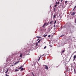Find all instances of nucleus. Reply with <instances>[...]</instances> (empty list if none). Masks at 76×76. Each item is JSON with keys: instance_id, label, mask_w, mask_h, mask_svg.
Instances as JSON below:
<instances>
[{"instance_id": "1", "label": "nucleus", "mask_w": 76, "mask_h": 76, "mask_svg": "<svg viewBox=\"0 0 76 76\" xmlns=\"http://www.w3.org/2000/svg\"><path fill=\"white\" fill-rule=\"evenodd\" d=\"M52 28H53L52 26L51 27V26H49L48 28V31L50 32V31L51 30V29Z\"/></svg>"}, {"instance_id": "2", "label": "nucleus", "mask_w": 76, "mask_h": 76, "mask_svg": "<svg viewBox=\"0 0 76 76\" xmlns=\"http://www.w3.org/2000/svg\"><path fill=\"white\" fill-rule=\"evenodd\" d=\"M44 66H45V69H46L47 70H48V66H47L46 65H45Z\"/></svg>"}, {"instance_id": "3", "label": "nucleus", "mask_w": 76, "mask_h": 76, "mask_svg": "<svg viewBox=\"0 0 76 76\" xmlns=\"http://www.w3.org/2000/svg\"><path fill=\"white\" fill-rule=\"evenodd\" d=\"M47 25V23H45L44 24V25L42 26V28H44V27H45V25Z\"/></svg>"}, {"instance_id": "4", "label": "nucleus", "mask_w": 76, "mask_h": 76, "mask_svg": "<svg viewBox=\"0 0 76 76\" xmlns=\"http://www.w3.org/2000/svg\"><path fill=\"white\" fill-rule=\"evenodd\" d=\"M75 15V12H73V13H72L71 14V15H72V16H74Z\"/></svg>"}, {"instance_id": "5", "label": "nucleus", "mask_w": 76, "mask_h": 76, "mask_svg": "<svg viewBox=\"0 0 76 76\" xmlns=\"http://www.w3.org/2000/svg\"><path fill=\"white\" fill-rule=\"evenodd\" d=\"M23 67V66H20L19 68H18V69H21Z\"/></svg>"}, {"instance_id": "6", "label": "nucleus", "mask_w": 76, "mask_h": 76, "mask_svg": "<svg viewBox=\"0 0 76 76\" xmlns=\"http://www.w3.org/2000/svg\"><path fill=\"white\" fill-rule=\"evenodd\" d=\"M20 61H18L16 62H15L14 64V65H16V64H18V63H19Z\"/></svg>"}, {"instance_id": "7", "label": "nucleus", "mask_w": 76, "mask_h": 76, "mask_svg": "<svg viewBox=\"0 0 76 76\" xmlns=\"http://www.w3.org/2000/svg\"><path fill=\"white\" fill-rule=\"evenodd\" d=\"M76 55L74 56V57H73L74 59H75L76 58Z\"/></svg>"}, {"instance_id": "8", "label": "nucleus", "mask_w": 76, "mask_h": 76, "mask_svg": "<svg viewBox=\"0 0 76 76\" xmlns=\"http://www.w3.org/2000/svg\"><path fill=\"white\" fill-rule=\"evenodd\" d=\"M9 71V69H7V71L5 72V73L6 74L7 72H8V71Z\"/></svg>"}, {"instance_id": "9", "label": "nucleus", "mask_w": 76, "mask_h": 76, "mask_svg": "<svg viewBox=\"0 0 76 76\" xmlns=\"http://www.w3.org/2000/svg\"><path fill=\"white\" fill-rule=\"evenodd\" d=\"M53 21H52L50 23V24H51L50 26H51V25H52V23H53Z\"/></svg>"}, {"instance_id": "10", "label": "nucleus", "mask_w": 76, "mask_h": 76, "mask_svg": "<svg viewBox=\"0 0 76 76\" xmlns=\"http://www.w3.org/2000/svg\"><path fill=\"white\" fill-rule=\"evenodd\" d=\"M74 72H75V73H76V69H74Z\"/></svg>"}, {"instance_id": "11", "label": "nucleus", "mask_w": 76, "mask_h": 76, "mask_svg": "<svg viewBox=\"0 0 76 76\" xmlns=\"http://www.w3.org/2000/svg\"><path fill=\"white\" fill-rule=\"evenodd\" d=\"M56 14L54 15H53V18H56Z\"/></svg>"}, {"instance_id": "12", "label": "nucleus", "mask_w": 76, "mask_h": 76, "mask_svg": "<svg viewBox=\"0 0 76 76\" xmlns=\"http://www.w3.org/2000/svg\"><path fill=\"white\" fill-rule=\"evenodd\" d=\"M41 39L40 40H39L37 42L38 43H39V42H40V41H41Z\"/></svg>"}, {"instance_id": "13", "label": "nucleus", "mask_w": 76, "mask_h": 76, "mask_svg": "<svg viewBox=\"0 0 76 76\" xmlns=\"http://www.w3.org/2000/svg\"><path fill=\"white\" fill-rule=\"evenodd\" d=\"M46 54L44 53L43 54V55H42V56H45V55H46Z\"/></svg>"}, {"instance_id": "14", "label": "nucleus", "mask_w": 76, "mask_h": 76, "mask_svg": "<svg viewBox=\"0 0 76 76\" xmlns=\"http://www.w3.org/2000/svg\"><path fill=\"white\" fill-rule=\"evenodd\" d=\"M23 56V55L22 54H20V57H22Z\"/></svg>"}, {"instance_id": "15", "label": "nucleus", "mask_w": 76, "mask_h": 76, "mask_svg": "<svg viewBox=\"0 0 76 76\" xmlns=\"http://www.w3.org/2000/svg\"><path fill=\"white\" fill-rule=\"evenodd\" d=\"M37 38H41V37L37 36Z\"/></svg>"}, {"instance_id": "16", "label": "nucleus", "mask_w": 76, "mask_h": 76, "mask_svg": "<svg viewBox=\"0 0 76 76\" xmlns=\"http://www.w3.org/2000/svg\"><path fill=\"white\" fill-rule=\"evenodd\" d=\"M65 52V50H63L62 51V53H64V52Z\"/></svg>"}, {"instance_id": "17", "label": "nucleus", "mask_w": 76, "mask_h": 76, "mask_svg": "<svg viewBox=\"0 0 76 76\" xmlns=\"http://www.w3.org/2000/svg\"><path fill=\"white\" fill-rule=\"evenodd\" d=\"M72 11H76V9L74 8L72 10Z\"/></svg>"}, {"instance_id": "18", "label": "nucleus", "mask_w": 76, "mask_h": 76, "mask_svg": "<svg viewBox=\"0 0 76 76\" xmlns=\"http://www.w3.org/2000/svg\"><path fill=\"white\" fill-rule=\"evenodd\" d=\"M56 23H57V22L56 21V20H55L54 22V24H56Z\"/></svg>"}, {"instance_id": "19", "label": "nucleus", "mask_w": 76, "mask_h": 76, "mask_svg": "<svg viewBox=\"0 0 76 76\" xmlns=\"http://www.w3.org/2000/svg\"><path fill=\"white\" fill-rule=\"evenodd\" d=\"M38 42H37L36 44V46H38Z\"/></svg>"}, {"instance_id": "20", "label": "nucleus", "mask_w": 76, "mask_h": 76, "mask_svg": "<svg viewBox=\"0 0 76 76\" xmlns=\"http://www.w3.org/2000/svg\"><path fill=\"white\" fill-rule=\"evenodd\" d=\"M49 47H50V48H51V47H53V46H52L51 45H49Z\"/></svg>"}, {"instance_id": "21", "label": "nucleus", "mask_w": 76, "mask_h": 76, "mask_svg": "<svg viewBox=\"0 0 76 76\" xmlns=\"http://www.w3.org/2000/svg\"><path fill=\"white\" fill-rule=\"evenodd\" d=\"M15 71H17V72H18V71H19V69H15Z\"/></svg>"}, {"instance_id": "22", "label": "nucleus", "mask_w": 76, "mask_h": 76, "mask_svg": "<svg viewBox=\"0 0 76 76\" xmlns=\"http://www.w3.org/2000/svg\"><path fill=\"white\" fill-rule=\"evenodd\" d=\"M32 74L33 75V76H35V75H34V73L33 72L32 73Z\"/></svg>"}, {"instance_id": "23", "label": "nucleus", "mask_w": 76, "mask_h": 76, "mask_svg": "<svg viewBox=\"0 0 76 76\" xmlns=\"http://www.w3.org/2000/svg\"><path fill=\"white\" fill-rule=\"evenodd\" d=\"M63 36H64V35H62L60 37H63Z\"/></svg>"}, {"instance_id": "24", "label": "nucleus", "mask_w": 76, "mask_h": 76, "mask_svg": "<svg viewBox=\"0 0 76 76\" xmlns=\"http://www.w3.org/2000/svg\"><path fill=\"white\" fill-rule=\"evenodd\" d=\"M47 35L46 34L44 36V37H47Z\"/></svg>"}, {"instance_id": "25", "label": "nucleus", "mask_w": 76, "mask_h": 76, "mask_svg": "<svg viewBox=\"0 0 76 76\" xmlns=\"http://www.w3.org/2000/svg\"><path fill=\"white\" fill-rule=\"evenodd\" d=\"M21 69V70H24V69H23V68H22Z\"/></svg>"}, {"instance_id": "26", "label": "nucleus", "mask_w": 76, "mask_h": 76, "mask_svg": "<svg viewBox=\"0 0 76 76\" xmlns=\"http://www.w3.org/2000/svg\"><path fill=\"white\" fill-rule=\"evenodd\" d=\"M53 27H54V28H55V27H56V24H54L53 26Z\"/></svg>"}, {"instance_id": "27", "label": "nucleus", "mask_w": 76, "mask_h": 76, "mask_svg": "<svg viewBox=\"0 0 76 76\" xmlns=\"http://www.w3.org/2000/svg\"><path fill=\"white\" fill-rule=\"evenodd\" d=\"M67 2H68L67 1H65V3H67Z\"/></svg>"}, {"instance_id": "28", "label": "nucleus", "mask_w": 76, "mask_h": 76, "mask_svg": "<svg viewBox=\"0 0 76 76\" xmlns=\"http://www.w3.org/2000/svg\"><path fill=\"white\" fill-rule=\"evenodd\" d=\"M6 76H9V75H7V74H6Z\"/></svg>"}, {"instance_id": "29", "label": "nucleus", "mask_w": 76, "mask_h": 76, "mask_svg": "<svg viewBox=\"0 0 76 76\" xmlns=\"http://www.w3.org/2000/svg\"><path fill=\"white\" fill-rule=\"evenodd\" d=\"M49 23V22L47 23V24H46L47 26L48 25Z\"/></svg>"}, {"instance_id": "30", "label": "nucleus", "mask_w": 76, "mask_h": 76, "mask_svg": "<svg viewBox=\"0 0 76 76\" xmlns=\"http://www.w3.org/2000/svg\"><path fill=\"white\" fill-rule=\"evenodd\" d=\"M76 6H75V7H74V9H76Z\"/></svg>"}, {"instance_id": "31", "label": "nucleus", "mask_w": 76, "mask_h": 76, "mask_svg": "<svg viewBox=\"0 0 76 76\" xmlns=\"http://www.w3.org/2000/svg\"><path fill=\"white\" fill-rule=\"evenodd\" d=\"M40 58H41V56H40L39 57V60H40Z\"/></svg>"}, {"instance_id": "32", "label": "nucleus", "mask_w": 76, "mask_h": 76, "mask_svg": "<svg viewBox=\"0 0 76 76\" xmlns=\"http://www.w3.org/2000/svg\"><path fill=\"white\" fill-rule=\"evenodd\" d=\"M59 1H58V3H57V4H59Z\"/></svg>"}, {"instance_id": "33", "label": "nucleus", "mask_w": 76, "mask_h": 76, "mask_svg": "<svg viewBox=\"0 0 76 76\" xmlns=\"http://www.w3.org/2000/svg\"><path fill=\"white\" fill-rule=\"evenodd\" d=\"M75 23H76V18L75 19Z\"/></svg>"}, {"instance_id": "34", "label": "nucleus", "mask_w": 76, "mask_h": 76, "mask_svg": "<svg viewBox=\"0 0 76 76\" xmlns=\"http://www.w3.org/2000/svg\"><path fill=\"white\" fill-rule=\"evenodd\" d=\"M48 37H50V35H49L48 36Z\"/></svg>"}, {"instance_id": "35", "label": "nucleus", "mask_w": 76, "mask_h": 76, "mask_svg": "<svg viewBox=\"0 0 76 76\" xmlns=\"http://www.w3.org/2000/svg\"><path fill=\"white\" fill-rule=\"evenodd\" d=\"M56 6H57V5L56 4L55 5L54 7H56Z\"/></svg>"}, {"instance_id": "36", "label": "nucleus", "mask_w": 76, "mask_h": 76, "mask_svg": "<svg viewBox=\"0 0 76 76\" xmlns=\"http://www.w3.org/2000/svg\"><path fill=\"white\" fill-rule=\"evenodd\" d=\"M47 47V46H45L44 47V48H46Z\"/></svg>"}, {"instance_id": "37", "label": "nucleus", "mask_w": 76, "mask_h": 76, "mask_svg": "<svg viewBox=\"0 0 76 76\" xmlns=\"http://www.w3.org/2000/svg\"><path fill=\"white\" fill-rule=\"evenodd\" d=\"M62 1H63V0H61V2H62Z\"/></svg>"}, {"instance_id": "38", "label": "nucleus", "mask_w": 76, "mask_h": 76, "mask_svg": "<svg viewBox=\"0 0 76 76\" xmlns=\"http://www.w3.org/2000/svg\"><path fill=\"white\" fill-rule=\"evenodd\" d=\"M57 3H57V2H56V4H57Z\"/></svg>"}, {"instance_id": "39", "label": "nucleus", "mask_w": 76, "mask_h": 76, "mask_svg": "<svg viewBox=\"0 0 76 76\" xmlns=\"http://www.w3.org/2000/svg\"><path fill=\"white\" fill-rule=\"evenodd\" d=\"M39 38L38 39H37V41H38V40H39Z\"/></svg>"}, {"instance_id": "40", "label": "nucleus", "mask_w": 76, "mask_h": 76, "mask_svg": "<svg viewBox=\"0 0 76 76\" xmlns=\"http://www.w3.org/2000/svg\"><path fill=\"white\" fill-rule=\"evenodd\" d=\"M75 64V62H74Z\"/></svg>"}, {"instance_id": "41", "label": "nucleus", "mask_w": 76, "mask_h": 76, "mask_svg": "<svg viewBox=\"0 0 76 76\" xmlns=\"http://www.w3.org/2000/svg\"><path fill=\"white\" fill-rule=\"evenodd\" d=\"M28 51H29V50H28Z\"/></svg>"}, {"instance_id": "42", "label": "nucleus", "mask_w": 76, "mask_h": 76, "mask_svg": "<svg viewBox=\"0 0 76 76\" xmlns=\"http://www.w3.org/2000/svg\"><path fill=\"white\" fill-rule=\"evenodd\" d=\"M44 49H45V48H44Z\"/></svg>"}, {"instance_id": "43", "label": "nucleus", "mask_w": 76, "mask_h": 76, "mask_svg": "<svg viewBox=\"0 0 76 76\" xmlns=\"http://www.w3.org/2000/svg\"><path fill=\"white\" fill-rule=\"evenodd\" d=\"M54 10H55V9H54Z\"/></svg>"}]
</instances>
